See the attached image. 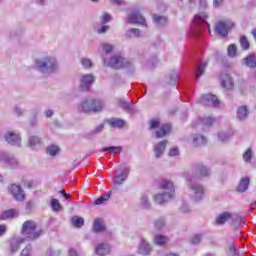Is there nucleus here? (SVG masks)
<instances>
[{
	"mask_svg": "<svg viewBox=\"0 0 256 256\" xmlns=\"http://www.w3.org/2000/svg\"><path fill=\"white\" fill-rule=\"evenodd\" d=\"M119 105L122 109H124L125 111H129V109H131V104L129 102H125L123 100L119 101Z\"/></svg>",
	"mask_w": 256,
	"mask_h": 256,
	"instance_id": "56",
	"label": "nucleus"
},
{
	"mask_svg": "<svg viewBox=\"0 0 256 256\" xmlns=\"http://www.w3.org/2000/svg\"><path fill=\"white\" fill-rule=\"evenodd\" d=\"M252 157H253V151L251 150V148H248L243 154V159L248 163L249 161H251Z\"/></svg>",
	"mask_w": 256,
	"mask_h": 256,
	"instance_id": "49",
	"label": "nucleus"
},
{
	"mask_svg": "<svg viewBox=\"0 0 256 256\" xmlns=\"http://www.w3.org/2000/svg\"><path fill=\"white\" fill-rule=\"evenodd\" d=\"M102 151L104 153L108 152V153H115V154H117V153H120V152L123 151V147H121V146H109V147L103 148Z\"/></svg>",
	"mask_w": 256,
	"mask_h": 256,
	"instance_id": "36",
	"label": "nucleus"
},
{
	"mask_svg": "<svg viewBox=\"0 0 256 256\" xmlns=\"http://www.w3.org/2000/svg\"><path fill=\"white\" fill-rule=\"evenodd\" d=\"M170 81L173 85H175L177 83V81H179V75L177 73H172L170 75Z\"/></svg>",
	"mask_w": 256,
	"mask_h": 256,
	"instance_id": "57",
	"label": "nucleus"
},
{
	"mask_svg": "<svg viewBox=\"0 0 256 256\" xmlns=\"http://www.w3.org/2000/svg\"><path fill=\"white\" fill-rule=\"evenodd\" d=\"M110 197H111L110 193L100 196L95 200V205H103L105 201H109Z\"/></svg>",
	"mask_w": 256,
	"mask_h": 256,
	"instance_id": "44",
	"label": "nucleus"
},
{
	"mask_svg": "<svg viewBox=\"0 0 256 256\" xmlns=\"http://www.w3.org/2000/svg\"><path fill=\"white\" fill-rule=\"evenodd\" d=\"M95 253L99 256L109 255L111 253V246L107 243L98 244L95 247Z\"/></svg>",
	"mask_w": 256,
	"mask_h": 256,
	"instance_id": "18",
	"label": "nucleus"
},
{
	"mask_svg": "<svg viewBox=\"0 0 256 256\" xmlns=\"http://www.w3.org/2000/svg\"><path fill=\"white\" fill-rule=\"evenodd\" d=\"M130 171H131V168L129 167L118 169L117 175L114 177V185H123V183L127 181V177H129Z\"/></svg>",
	"mask_w": 256,
	"mask_h": 256,
	"instance_id": "9",
	"label": "nucleus"
},
{
	"mask_svg": "<svg viewBox=\"0 0 256 256\" xmlns=\"http://www.w3.org/2000/svg\"><path fill=\"white\" fill-rule=\"evenodd\" d=\"M240 45L243 49V51H247L249 50L250 44H249V40L247 39V37L245 36H240Z\"/></svg>",
	"mask_w": 256,
	"mask_h": 256,
	"instance_id": "42",
	"label": "nucleus"
},
{
	"mask_svg": "<svg viewBox=\"0 0 256 256\" xmlns=\"http://www.w3.org/2000/svg\"><path fill=\"white\" fill-rule=\"evenodd\" d=\"M233 27H235V23L230 19L222 20L215 24V32L217 35H220V37H227Z\"/></svg>",
	"mask_w": 256,
	"mask_h": 256,
	"instance_id": "7",
	"label": "nucleus"
},
{
	"mask_svg": "<svg viewBox=\"0 0 256 256\" xmlns=\"http://www.w3.org/2000/svg\"><path fill=\"white\" fill-rule=\"evenodd\" d=\"M71 223L74 227H83V225H85V220L83 219V217H79V216H74L71 219Z\"/></svg>",
	"mask_w": 256,
	"mask_h": 256,
	"instance_id": "35",
	"label": "nucleus"
},
{
	"mask_svg": "<svg viewBox=\"0 0 256 256\" xmlns=\"http://www.w3.org/2000/svg\"><path fill=\"white\" fill-rule=\"evenodd\" d=\"M166 147H167V140L161 141L158 144L154 145V153H155L156 159H160V157H163Z\"/></svg>",
	"mask_w": 256,
	"mask_h": 256,
	"instance_id": "17",
	"label": "nucleus"
},
{
	"mask_svg": "<svg viewBox=\"0 0 256 256\" xmlns=\"http://www.w3.org/2000/svg\"><path fill=\"white\" fill-rule=\"evenodd\" d=\"M90 103L92 105V111H94V113L103 111V108L105 107V102H103V100L91 99Z\"/></svg>",
	"mask_w": 256,
	"mask_h": 256,
	"instance_id": "23",
	"label": "nucleus"
},
{
	"mask_svg": "<svg viewBox=\"0 0 256 256\" xmlns=\"http://www.w3.org/2000/svg\"><path fill=\"white\" fill-rule=\"evenodd\" d=\"M35 67L37 71L43 75H51L57 71L59 65L57 64V59L52 56H46L39 58L35 61Z\"/></svg>",
	"mask_w": 256,
	"mask_h": 256,
	"instance_id": "4",
	"label": "nucleus"
},
{
	"mask_svg": "<svg viewBox=\"0 0 256 256\" xmlns=\"http://www.w3.org/2000/svg\"><path fill=\"white\" fill-rule=\"evenodd\" d=\"M233 135V132L232 131H229V132H218V139L219 141H222V142H225V141H228V139Z\"/></svg>",
	"mask_w": 256,
	"mask_h": 256,
	"instance_id": "39",
	"label": "nucleus"
},
{
	"mask_svg": "<svg viewBox=\"0 0 256 256\" xmlns=\"http://www.w3.org/2000/svg\"><path fill=\"white\" fill-rule=\"evenodd\" d=\"M14 113L17 115V117H21V115H23L24 112L19 106H15Z\"/></svg>",
	"mask_w": 256,
	"mask_h": 256,
	"instance_id": "61",
	"label": "nucleus"
},
{
	"mask_svg": "<svg viewBox=\"0 0 256 256\" xmlns=\"http://www.w3.org/2000/svg\"><path fill=\"white\" fill-rule=\"evenodd\" d=\"M6 143L13 145L14 147H21V135L15 132H7L4 135Z\"/></svg>",
	"mask_w": 256,
	"mask_h": 256,
	"instance_id": "12",
	"label": "nucleus"
},
{
	"mask_svg": "<svg viewBox=\"0 0 256 256\" xmlns=\"http://www.w3.org/2000/svg\"><path fill=\"white\" fill-rule=\"evenodd\" d=\"M153 21L158 26L167 25V17H164V16L154 15Z\"/></svg>",
	"mask_w": 256,
	"mask_h": 256,
	"instance_id": "37",
	"label": "nucleus"
},
{
	"mask_svg": "<svg viewBox=\"0 0 256 256\" xmlns=\"http://www.w3.org/2000/svg\"><path fill=\"white\" fill-rule=\"evenodd\" d=\"M126 37L128 39H134L137 37H141V30L137 28H131L126 31Z\"/></svg>",
	"mask_w": 256,
	"mask_h": 256,
	"instance_id": "30",
	"label": "nucleus"
},
{
	"mask_svg": "<svg viewBox=\"0 0 256 256\" xmlns=\"http://www.w3.org/2000/svg\"><path fill=\"white\" fill-rule=\"evenodd\" d=\"M93 83H95V76L86 74L80 79V89H82V91H87Z\"/></svg>",
	"mask_w": 256,
	"mask_h": 256,
	"instance_id": "13",
	"label": "nucleus"
},
{
	"mask_svg": "<svg viewBox=\"0 0 256 256\" xmlns=\"http://www.w3.org/2000/svg\"><path fill=\"white\" fill-rule=\"evenodd\" d=\"M180 211H182V213H189V211H191V208H189V204L183 203Z\"/></svg>",
	"mask_w": 256,
	"mask_h": 256,
	"instance_id": "59",
	"label": "nucleus"
},
{
	"mask_svg": "<svg viewBox=\"0 0 256 256\" xmlns=\"http://www.w3.org/2000/svg\"><path fill=\"white\" fill-rule=\"evenodd\" d=\"M9 153L5 151H0V163H5L9 161Z\"/></svg>",
	"mask_w": 256,
	"mask_h": 256,
	"instance_id": "51",
	"label": "nucleus"
},
{
	"mask_svg": "<svg viewBox=\"0 0 256 256\" xmlns=\"http://www.w3.org/2000/svg\"><path fill=\"white\" fill-rule=\"evenodd\" d=\"M19 216V212L15 209H9L4 211L1 215H0V219L2 221H6V219H13L15 217Z\"/></svg>",
	"mask_w": 256,
	"mask_h": 256,
	"instance_id": "25",
	"label": "nucleus"
},
{
	"mask_svg": "<svg viewBox=\"0 0 256 256\" xmlns=\"http://www.w3.org/2000/svg\"><path fill=\"white\" fill-rule=\"evenodd\" d=\"M197 171L200 177H208L211 173V169L203 164L198 165Z\"/></svg>",
	"mask_w": 256,
	"mask_h": 256,
	"instance_id": "31",
	"label": "nucleus"
},
{
	"mask_svg": "<svg viewBox=\"0 0 256 256\" xmlns=\"http://www.w3.org/2000/svg\"><path fill=\"white\" fill-rule=\"evenodd\" d=\"M107 31H109V26L103 25V26H101V27L97 30V33H98L99 35H103V34L107 33Z\"/></svg>",
	"mask_w": 256,
	"mask_h": 256,
	"instance_id": "58",
	"label": "nucleus"
},
{
	"mask_svg": "<svg viewBox=\"0 0 256 256\" xmlns=\"http://www.w3.org/2000/svg\"><path fill=\"white\" fill-rule=\"evenodd\" d=\"M102 51L106 53L103 56V63L106 67H111L112 69H123V67H130L131 63L122 56L115 55L109 58V53L113 52V45L105 43L102 45Z\"/></svg>",
	"mask_w": 256,
	"mask_h": 256,
	"instance_id": "2",
	"label": "nucleus"
},
{
	"mask_svg": "<svg viewBox=\"0 0 256 256\" xmlns=\"http://www.w3.org/2000/svg\"><path fill=\"white\" fill-rule=\"evenodd\" d=\"M193 25H194V28L192 30L193 37H199V35H201V33L205 31V29H208L209 32H211V30L209 29L210 25L207 21V13L205 12H200L194 16Z\"/></svg>",
	"mask_w": 256,
	"mask_h": 256,
	"instance_id": "5",
	"label": "nucleus"
},
{
	"mask_svg": "<svg viewBox=\"0 0 256 256\" xmlns=\"http://www.w3.org/2000/svg\"><path fill=\"white\" fill-rule=\"evenodd\" d=\"M184 177L190 199L196 203L203 201L205 197V187L199 183V178L191 172L184 174Z\"/></svg>",
	"mask_w": 256,
	"mask_h": 256,
	"instance_id": "1",
	"label": "nucleus"
},
{
	"mask_svg": "<svg viewBox=\"0 0 256 256\" xmlns=\"http://www.w3.org/2000/svg\"><path fill=\"white\" fill-rule=\"evenodd\" d=\"M32 247L27 245L21 252L20 256H31Z\"/></svg>",
	"mask_w": 256,
	"mask_h": 256,
	"instance_id": "54",
	"label": "nucleus"
},
{
	"mask_svg": "<svg viewBox=\"0 0 256 256\" xmlns=\"http://www.w3.org/2000/svg\"><path fill=\"white\" fill-rule=\"evenodd\" d=\"M151 251V244H149V242H147V240H145L144 238H141L140 245L138 247V253L140 255H149Z\"/></svg>",
	"mask_w": 256,
	"mask_h": 256,
	"instance_id": "16",
	"label": "nucleus"
},
{
	"mask_svg": "<svg viewBox=\"0 0 256 256\" xmlns=\"http://www.w3.org/2000/svg\"><path fill=\"white\" fill-rule=\"evenodd\" d=\"M207 144V138L203 135L196 134L193 136V145L194 147H202V145Z\"/></svg>",
	"mask_w": 256,
	"mask_h": 256,
	"instance_id": "29",
	"label": "nucleus"
},
{
	"mask_svg": "<svg viewBox=\"0 0 256 256\" xmlns=\"http://www.w3.org/2000/svg\"><path fill=\"white\" fill-rule=\"evenodd\" d=\"M4 165H7V167H11V169H17L19 166V162L17 161V158L13 157V155L9 154L8 156V162H5Z\"/></svg>",
	"mask_w": 256,
	"mask_h": 256,
	"instance_id": "33",
	"label": "nucleus"
},
{
	"mask_svg": "<svg viewBox=\"0 0 256 256\" xmlns=\"http://www.w3.org/2000/svg\"><path fill=\"white\" fill-rule=\"evenodd\" d=\"M36 229L37 223H35L33 220H27L23 223L22 234L30 241H33V239H38V237H41V230L37 231Z\"/></svg>",
	"mask_w": 256,
	"mask_h": 256,
	"instance_id": "6",
	"label": "nucleus"
},
{
	"mask_svg": "<svg viewBox=\"0 0 256 256\" xmlns=\"http://www.w3.org/2000/svg\"><path fill=\"white\" fill-rule=\"evenodd\" d=\"M200 103L206 107H219V99L213 94H204L201 97Z\"/></svg>",
	"mask_w": 256,
	"mask_h": 256,
	"instance_id": "10",
	"label": "nucleus"
},
{
	"mask_svg": "<svg viewBox=\"0 0 256 256\" xmlns=\"http://www.w3.org/2000/svg\"><path fill=\"white\" fill-rule=\"evenodd\" d=\"M51 207H52L53 211H59L61 209V205L59 204V200L52 199Z\"/></svg>",
	"mask_w": 256,
	"mask_h": 256,
	"instance_id": "53",
	"label": "nucleus"
},
{
	"mask_svg": "<svg viewBox=\"0 0 256 256\" xmlns=\"http://www.w3.org/2000/svg\"><path fill=\"white\" fill-rule=\"evenodd\" d=\"M245 65L247 67H256V57L255 55H250L245 58Z\"/></svg>",
	"mask_w": 256,
	"mask_h": 256,
	"instance_id": "41",
	"label": "nucleus"
},
{
	"mask_svg": "<svg viewBox=\"0 0 256 256\" xmlns=\"http://www.w3.org/2000/svg\"><path fill=\"white\" fill-rule=\"evenodd\" d=\"M93 229L95 233H101L105 230V220L101 218H96L94 220Z\"/></svg>",
	"mask_w": 256,
	"mask_h": 256,
	"instance_id": "26",
	"label": "nucleus"
},
{
	"mask_svg": "<svg viewBox=\"0 0 256 256\" xmlns=\"http://www.w3.org/2000/svg\"><path fill=\"white\" fill-rule=\"evenodd\" d=\"M159 125H160V123H159V120H157V119H152L149 121L150 129H159Z\"/></svg>",
	"mask_w": 256,
	"mask_h": 256,
	"instance_id": "55",
	"label": "nucleus"
},
{
	"mask_svg": "<svg viewBox=\"0 0 256 256\" xmlns=\"http://www.w3.org/2000/svg\"><path fill=\"white\" fill-rule=\"evenodd\" d=\"M69 256H77V252L75 251V249L69 250Z\"/></svg>",
	"mask_w": 256,
	"mask_h": 256,
	"instance_id": "64",
	"label": "nucleus"
},
{
	"mask_svg": "<svg viewBox=\"0 0 256 256\" xmlns=\"http://www.w3.org/2000/svg\"><path fill=\"white\" fill-rule=\"evenodd\" d=\"M112 19H113V17L111 16V14L104 13L101 16L100 21H101V23H103L105 25L106 23H109Z\"/></svg>",
	"mask_w": 256,
	"mask_h": 256,
	"instance_id": "50",
	"label": "nucleus"
},
{
	"mask_svg": "<svg viewBox=\"0 0 256 256\" xmlns=\"http://www.w3.org/2000/svg\"><path fill=\"white\" fill-rule=\"evenodd\" d=\"M28 145L30 149H33L34 151L41 148V145H43V138L32 135L28 138Z\"/></svg>",
	"mask_w": 256,
	"mask_h": 256,
	"instance_id": "14",
	"label": "nucleus"
},
{
	"mask_svg": "<svg viewBox=\"0 0 256 256\" xmlns=\"http://www.w3.org/2000/svg\"><path fill=\"white\" fill-rule=\"evenodd\" d=\"M249 115L247 106H239L236 112V117L239 121H245Z\"/></svg>",
	"mask_w": 256,
	"mask_h": 256,
	"instance_id": "24",
	"label": "nucleus"
},
{
	"mask_svg": "<svg viewBox=\"0 0 256 256\" xmlns=\"http://www.w3.org/2000/svg\"><path fill=\"white\" fill-rule=\"evenodd\" d=\"M159 189L161 191L153 196V201L157 205H165V203L175 197V185L171 180H161L159 182Z\"/></svg>",
	"mask_w": 256,
	"mask_h": 256,
	"instance_id": "3",
	"label": "nucleus"
},
{
	"mask_svg": "<svg viewBox=\"0 0 256 256\" xmlns=\"http://www.w3.org/2000/svg\"><path fill=\"white\" fill-rule=\"evenodd\" d=\"M103 129H105V125L100 124L99 126L94 128L93 133H101V131H103Z\"/></svg>",
	"mask_w": 256,
	"mask_h": 256,
	"instance_id": "62",
	"label": "nucleus"
},
{
	"mask_svg": "<svg viewBox=\"0 0 256 256\" xmlns=\"http://www.w3.org/2000/svg\"><path fill=\"white\" fill-rule=\"evenodd\" d=\"M202 236L200 234H195L191 238L192 245H199L201 243Z\"/></svg>",
	"mask_w": 256,
	"mask_h": 256,
	"instance_id": "52",
	"label": "nucleus"
},
{
	"mask_svg": "<svg viewBox=\"0 0 256 256\" xmlns=\"http://www.w3.org/2000/svg\"><path fill=\"white\" fill-rule=\"evenodd\" d=\"M81 65L84 69H91V67H93V62L90 59L82 58Z\"/></svg>",
	"mask_w": 256,
	"mask_h": 256,
	"instance_id": "48",
	"label": "nucleus"
},
{
	"mask_svg": "<svg viewBox=\"0 0 256 256\" xmlns=\"http://www.w3.org/2000/svg\"><path fill=\"white\" fill-rule=\"evenodd\" d=\"M8 193L12 195L15 201H25V192L23 191V188H21V185L19 184H10L8 186Z\"/></svg>",
	"mask_w": 256,
	"mask_h": 256,
	"instance_id": "8",
	"label": "nucleus"
},
{
	"mask_svg": "<svg viewBox=\"0 0 256 256\" xmlns=\"http://www.w3.org/2000/svg\"><path fill=\"white\" fill-rule=\"evenodd\" d=\"M249 183H250L249 177L242 178L239 181L238 186L236 188L238 193H245V191L249 189Z\"/></svg>",
	"mask_w": 256,
	"mask_h": 256,
	"instance_id": "22",
	"label": "nucleus"
},
{
	"mask_svg": "<svg viewBox=\"0 0 256 256\" xmlns=\"http://www.w3.org/2000/svg\"><path fill=\"white\" fill-rule=\"evenodd\" d=\"M207 67V63H200L198 64L196 70H195V79H198L205 73V69Z\"/></svg>",
	"mask_w": 256,
	"mask_h": 256,
	"instance_id": "34",
	"label": "nucleus"
},
{
	"mask_svg": "<svg viewBox=\"0 0 256 256\" xmlns=\"http://www.w3.org/2000/svg\"><path fill=\"white\" fill-rule=\"evenodd\" d=\"M155 245H165L167 243V236L158 234L154 237Z\"/></svg>",
	"mask_w": 256,
	"mask_h": 256,
	"instance_id": "40",
	"label": "nucleus"
},
{
	"mask_svg": "<svg viewBox=\"0 0 256 256\" xmlns=\"http://www.w3.org/2000/svg\"><path fill=\"white\" fill-rule=\"evenodd\" d=\"M230 219H233L231 212H222L216 216L215 225H225Z\"/></svg>",
	"mask_w": 256,
	"mask_h": 256,
	"instance_id": "15",
	"label": "nucleus"
},
{
	"mask_svg": "<svg viewBox=\"0 0 256 256\" xmlns=\"http://www.w3.org/2000/svg\"><path fill=\"white\" fill-rule=\"evenodd\" d=\"M232 219L234 221V224L238 225L239 227H243V225H245V220L239 215H236L235 217L232 216Z\"/></svg>",
	"mask_w": 256,
	"mask_h": 256,
	"instance_id": "47",
	"label": "nucleus"
},
{
	"mask_svg": "<svg viewBox=\"0 0 256 256\" xmlns=\"http://www.w3.org/2000/svg\"><path fill=\"white\" fill-rule=\"evenodd\" d=\"M25 239L18 238V239H12L10 242V251L11 253H17L19 251V248L21 247V243H23Z\"/></svg>",
	"mask_w": 256,
	"mask_h": 256,
	"instance_id": "28",
	"label": "nucleus"
},
{
	"mask_svg": "<svg viewBox=\"0 0 256 256\" xmlns=\"http://www.w3.org/2000/svg\"><path fill=\"white\" fill-rule=\"evenodd\" d=\"M59 151H61V149L57 145L52 144V145L47 147V153L51 157H55V155H57L59 153Z\"/></svg>",
	"mask_w": 256,
	"mask_h": 256,
	"instance_id": "38",
	"label": "nucleus"
},
{
	"mask_svg": "<svg viewBox=\"0 0 256 256\" xmlns=\"http://www.w3.org/2000/svg\"><path fill=\"white\" fill-rule=\"evenodd\" d=\"M78 111L79 113H91V111H93L91 99L84 100L81 104H79Z\"/></svg>",
	"mask_w": 256,
	"mask_h": 256,
	"instance_id": "19",
	"label": "nucleus"
},
{
	"mask_svg": "<svg viewBox=\"0 0 256 256\" xmlns=\"http://www.w3.org/2000/svg\"><path fill=\"white\" fill-rule=\"evenodd\" d=\"M154 227L158 231H161V229H163V227H165V218H160V219H157L156 221H154Z\"/></svg>",
	"mask_w": 256,
	"mask_h": 256,
	"instance_id": "46",
	"label": "nucleus"
},
{
	"mask_svg": "<svg viewBox=\"0 0 256 256\" xmlns=\"http://www.w3.org/2000/svg\"><path fill=\"white\" fill-rule=\"evenodd\" d=\"M139 207H141V209H151V200H149V193H144L141 195L139 200Z\"/></svg>",
	"mask_w": 256,
	"mask_h": 256,
	"instance_id": "20",
	"label": "nucleus"
},
{
	"mask_svg": "<svg viewBox=\"0 0 256 256\" xmlns=\"http://www.w3.org/2000/svg\"><path fill=\"white\" fill-rule=\"evenodd\" d=\"M179 155V148H172L169 151V156L170 157H177Z\"/></svg>",
	"mask_w": 256,
	"mask_h": 256,
	"instance_id": "60",
	"label": "nucleus"
},
{
	"mask_svg": "<svg viewBox=\"0 0 256 256\" xmlns=\"http://www.w3.org/2000/svg\"><path fill=\"white\" fill-rule=\"evenodd\" d=\"M214 7H221L223 5V0H213Z\"/></svg>",
	"mask_w": 256,
	"mask_h": 256,
	"instance_id": "63",
	"label": "nucleus"
},
{
	"mask_svg": "<svg viewBox=\"0 0 256 256\" xmlns=\"http://www.w3.org/2000/svg\"><path fill=\"white\" fill-rule=\"evenodd\" d=\"M169 131H171V124H163L159 130L156 131V137L158 139H163V137H165Z\"/></svg>",
	"mask_w": 256,
	"mask_h": 256,
	"instance_id": "27",
	"label": "nucleus"
},
{
	"mask_svg": "<svg viewBox=\"0 0 256 256\" xmlns=\"http://www.w3.org/2000/svg\"><path fill=\"white\" fill-rule=\"evenodd\" d=\"M228 57H235L237 55V46L230 44L227 48Z\"/></svg>",
	"mask_w": 256,
	"mask_h": 256,
	"instance_id": "45",
	"label": "nucleus"
},
{
	"mask_svg": "<svg viewBox=\"0 0 256 256\" xmlns=\"http://www.w3.org/2000/svg\"><path fill=\"white\" fill-rule=\"evenodd\" d=\"M108 125H110V127L116 128V129H121V127H123L125 125V121H123L121 119L112 118L111 120L108 121Z\"/></svg>",
	"mask_w": 256,
	"mask_h": 256,
	"instance_id": "32",
	"label": "nucleus"
},
{
	"mask_svg": "<svg viewBox=\"0 0 256 256\" xmlns=\"http://www.w3.org/2000/svg\"><path fill=\"white\" fill-rule=\"evenodd\" d=\"M221 86L224 89H233V79L229 74H224L221 76Z\"/></svg>",
	"mask_w": 256,
	"mask_h": 256,
	"instance_id": "21",
	"label": "nucleus"
},
{
	"mask_svg": "<svg viewBox=\"0 0 256 256\" xmlns=\"http://www.w3.org/2000/svg\"><path fill=\"white\" fill-rule=\"evenodd\" d=\"M202 124L204 125V127H211V125H213V123H215V118L211 117V116H207L201 119Z\"/></svg>",
	"mask_w": 256,
	"mask_h": 256,
	"instance_id": "43",
	"label": "nucleus"
},
{
	"mask_svg": "<svg viewBox=\"0 0 256 256\" xmlns=\"http://www.w3.org/2000/svg\"><path fill=\"white\" fill-rule=\"evenodd\" d=\"M127 23L134 24V25H147L145 22V18L141 15L139 10H134L128 16Z\"/></svg>",
	"mask_w": 256,
	"mask_h": 256,
	"instance_id": "11",
	"label": "nucleus"
}]
</instances>
